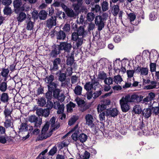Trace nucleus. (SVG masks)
Wrapping results in <instances>:
<instances>
[{
    "instance_id": "nucleus-1",
    "label": "nucleus",
    "mask_w": 159,
    "mask_h": 159,
    "mask_svg": "<svg viewBox=\"0 0 159 159\" xmlns=\"http://www.w3.org/2000/svg\"><path fill=\"white\" fill-rule=\"evenodd\" d=\"M91 79V82H87L84 85V89L88 92L93 90H96V87L99 85V83L95 79L94 76Z\"/></svg>"
},
{
    "instance_id": "nucleus-2",
    "label": "nucleus",
    "mask_w": 159,
    "mask_h": 159,
    "mask_svg": "<svg viewBox=\"0 0 159 159\" xmlns=\"http://www.w3.org/2000/svg\"><path fill=\"white\" fill-rule=\"evenodd\" d=\"M71 38L73 41L75 42V43L73 46L74 49H78L81 47L84 40L83 38L79 37L75 32L72 33Z\"/></svg>"
},
{
    "instance_id": "nucleus-3",
    "label": "nucleus",
    "mask_w": 159,
    "mask_h": 159,
    "mask_svg": "<svg viewBox=\"0 0 159 159\" xmlns=\"http://www.w3.org/2000/svg\"><path fill=\"white\" fill-rule=\"evenodd\" d=\"M127 98L123 97L120 100V104L121 110L123 112H126L129 109V105L128 104L129 102Z\"/></svg>"
},
{
    "instance_id": "nucleus-4",
    "label": "nucleus",
    "mask_w": 159,
    "mask_h": 159,
    "mask_svg": "<svg viewBox=\"0 0 159 159\" xmlns=\"http://www.w3.org/2000/svg\"><path fill=\"white\" fill-rule=\"evenodd\" d=\"M13 6L15 10L21 11H24L25 9H29L30 7H26V4H24L22 6V3L21 0H15L13 2Z\"/></svg>"
},
{
    "instance_id": "nucleus-5",
    "label": "nucleus",
    "mask_w": 159,
    "mask_h": 159,
    "mask_svg": "<svg viewBox=\"0 0 159 159\" xmlns=\"http://www.w3.org/2000/svg\"><path fill=\"white\" fill-rule=\"evenodd\" d=\"M95 23L98 26V30L99 31L101 30L104 26V19L100 16H97L95 18Z\"/></svg>"
},
{
    "instance_id": "nucleus-6",
    "label": "nucleus",
    "mask_w": 159,
    "mask_h": 159,
    "mask_svg": "<svg viewBox=\"0 0 159 159\" xmlns=\"http://www.w3.org/2000/svg\"><path fill=\"white\" fill-rule=\"evenodd\" d=\"M28 120L30 122L34 123V127H39L42 124V119L39 118L38 120V118L35 115L30 116L29 117Z\"/></svg>"
},
{
    "instance_id": "nucleus-7",
    "label": "nucleus",
    "mask_w": 159,
    "mask_h": 159,
    "mask_svg": "<svg viewBox=\"0 0 159 159\" xmlns=\"http://www.w3.org/2000/svg\"><path fill=\"white\" fill-rule=\"evenodd\" d=\"M149 70L147 67H141L138 66L134 69V71L135 73H138L141 76H146L148 73Z\"/></svg>"
},
{
    "instance_id": "nucleus-8",
    "label": "nucleus",
    "mask_w": 159,
    "mask_h": 159,
    "mask_svg": "<svg viewBox=\"0 0 159 159\" xmlns=\"http://www.w3.org/2000/svg\"><path fill=\"white\" fill-rule=\"evenodd\" d=\"M73 132L71 137L72 139L75 141H76L79 140L78 134L79 133V129L78 128V125H76L75 127L70 131V133Z\"/></svg>"
},
{
    "instance_id": "nucleus-9",
    "label": "nucleus",
    "mask_w": 159,
    "mask_h": 159,
    "mask_svg": "<svg viewBox=\"0 0 159 159\" xmlns=\"http://www.w3.org/2000/svg\"><path fill=\"white\" fill-rule=\"evenodd\" d=\"M56 25V17L52 16L46 21V26L49 28H51Z\"/></svg>"
},
{
    "instance_id": "nucleus-10",
    "label": "nucleus",
    "mask_w": 159,
    "mask_h": 159,
    "mask_svg": "<svg viewBox=\"0 0 159 159\" xmlns=\"http://www.w3.org/2000/svg\"><path fill=\"white\" fill-rule=\"evenodd\" d=\"M72 46L70 44L66 42L61 43L59 45V49L61 50H64L68 52H70Z\"/></svg>"
},
{
    "instance_id": "nucleus-11",
    "label": "nucleus",
    "mask_w": 159,
    "mask_h": 159,
    "mask_svg": "<svg viewBox=\"0 0 159 159\" xmlns=\"http://www.w3.org/2000/svg\"><path fill=\"white\" fill-rule=\"evenodd\" d=\"M53 106L55 109H58L57 114H61L63 112L64 109V105L63 104L60 105L58 102H54Z\"/></svg>"
},
{
    "instance_id": "nucleus-12",
    "label": "nucleus",
    "mask_w": 159,
    "mask_h": 159,
    "mask_svg": "<svg viewBox=\"0 0 159 159\" xmlns=\"http://www.w3.org/2000/svg\"><path fill=\"white\" fill-rule=\"evenodd\" d=\"M80 37L84 38L87 34V31L85 30L82 26L80 27L77 29V32H75Z\"/></svg>"
},
{
    "instance_id": "nucleus-13",
    "label": "nucleus",
    "mask_w": 159,
    "mask_h": 159,
    "mask_svg": "<svg viewBox=\"0 0 159 159\" xmlns=\"http://www.w3.org/2000/svg\"><path fill=\"white\" fill-rule=\"evenodd\" d=\"M52 134V131H50V132H42L41 134H39L37 138L38 140H43L50 137Z\"/></svg>"
},
{
    "instance_id": "nucleus-14",
    "label": "nucleus",
    "mask_w": 159,
    "mask_h": 159,
    "mask_svg": "<svg viewBox=\"0 0 159 159\" xmlns=\"http://www.w3.org/2000/svg\"><path fill=\"white\" fill-rule=\"evenodd\" d=\"M118 114V111L116 108L109 109L107 110L106 115L114 117L116 116Z\"/></svg>"
},
{
    "instance_id": "nucleus-15",
    "label": "nucleus",
    "mask_w": 159,
    "mask_h": 159,
    "mask_svg": "<svg viewBox=\"0 0 159 159\" xmlns=\"http://www.w3.org/2000/svg\"><path fill=\"white\" fill-rule=\"evenodd\" d=\"M55 117L53 116L51 119L49 123L51 125L52 130L57 129L60 127V124L58 122H55Z\"/></svg>"
},
{
    "instance_id": "nucleus-16",
    "label": "nucleus",
    "mask_w": 159,
    "mask_h": 159,
    "mask_svg": "<svg viewBox=\"0 0 159 159\" xmlns=\"http://www.w3.org/2000/svg\"><path fill=\"white\" fill-rule=\"evenodd\" d=\"M85 119L86 125L92 127L94 121L93 116L91 114H88L85 116Z\"/></svg>"
},
{
    "instance_id": "nucleus-17",
    "label": "nucleus",
    "mask_w": 159,
    "mask_h": 159,
    "mask_svg": "<svg viewBox=\"0 0 159 159\" xmlns=\"http://www.w3.org/2000/svg\"><path fill=\"white\" fill-rule=\"evenodd\" d=\"M26 22V29L28 30H33L34 26V23L31 21L30 18L28 17L27 18Z\"/></svg>"
},
{
    "instance_id": "nucleus-18",
    "label": "nucleus",
    "mask_w": 159,
    "mask_h": 159,
    "mask_svg": "<svg viewBox=\"0 0 159 159\" xmlns=\"http://www.w3.org/2000/svg\"><path fill=\"white\" fill-rule=\"evenodd\" d=\"M152 112L151 108L144 109L143 111V116L146 118H148L151 116Z\"/></svg>"
},
{
    "instance_id": "nucleus-19",
    "label": "nucleus",
    "mask_w": 159,
    "mask_h": 159,
    "mask_svg": "<svg viewBox=\"0 0 159 159\" xmlns=\"http://www.w3.org/2000/svg\"><path fill=\"white\" fill-rule=\"evenodd\" d=\"M83 0H77V3H74L72 4V6L74 7V10L77 11L81 7L82 4V1Z\"/></svg>"
},
{
    "instance_id": "nucleus-20",
    "label": "nucleus",
    "mask_w": 159,
    "mask_h": 159,
    "mask_svg": "<svg viewBox=\"0 0 159 159\" xmlns=\"http://www.w3.org/2000/svg\"><path fill=\"white\" fill-rule=\"evenodd\" d=\"M157 82L155 81H152L149 84L145 87V89L148 90L155 88L157 86Z\"/></svg>"
},
{
    "instance_id": "nucleus-21",
    "label": "nucleus",
    "mask_w": 159,
    "mask_h": 159,
    "mask_svg": "<svg viewBox=\"0 0 159 159\" xmlns=\"http://www.w3.org/2000/svg\"><path fill=\"white\" fill-rule=\"evenodd\" d=\"M125 98H127L128 99V101L129 102H134V100L137 99L139 98L138 95L136 94L132 95L131 96L129 95H127L125 97Z\"/></svg>"
},
{
    "instance_id": "nucleus-22",
    "label": "nucleus",
    "mask_w": 159,
    "mask_h": 159,
    "mask_svg": "<svg viewBox=\"0 0 159 159\" xmlns=\"http://www.w3.org/2000/svg\"><path fill=\"white\" fill-rule=\"evenodd\" d=\"M61 62V60L59 58H57L55 59L53 61V68L52 70H57L58 68V65Z\"/></svg>"
},
{
    "instance_id": "nucleus-23",
    "label": "nucleus",
    "mask_w": 159,
    "mask_h": 159,
    "mask_svg": "<svg viewBox=\"0 0 159 159\" xmlns=\"http://www.w3.org/2000/svg\"><path fill=\"white\" fill-rule=\"evenodd\" d=\"M5 126L6 128L11 127L13 125V120L12 118L5 119Z\"/></svg>"
},
{
    "instance_id": "nucleus-24",
    "label": "nucleus",
    "mask_w": 159,
    "mask_h": 159,
    "mask_svg": "<svg viewBox=\"0 0 159 159\" xmlns=\"http://www.w3.org/2000/svg\"><path fill=\"white\" fill-rule=\"evenodd\" d=\"M66 37V34L63 31L60 30L57 34V39L59 40H64Z\"/></svg>"
},
{
    "instance_id": "nucleus-25",
    "label": "nucleus",
    "mask_w": 159,
    "mask_h": 159,
    "mask_svg": "<svg viewBox=\"0 0 159 159\" xmlns=\"http://www.w3.org/2000/svg\"><path fill=\"white\" fill-rule=\"evenodd\" d=\"M152 112L153 115L157 116L159 114V103L157 107H152L151 108Z\"/></svg>"
},
{
    "instance_id": "nucleus-26",
    "label": "nucleus",
    "mask_w": 159,
    "mask_h": 159,
    "mask_svg": "<svg viewBox=\"0 0 159 159\" xmlns=\"http://www.w3.org/2000/svg\"><path fill=\"white\" fill-rule=\"evenodd\" d=\"M88 139V136L84 133L80 134L79 136V140L81 143L85 142Z\"/></svg>"
},
{
    "instance_id": "nucleus-27",
    "label": "nucleus",
    "mask_w": 159,
    "mask_h": 159,
    "mask_svg": "<svg viewBox=\"0 0 159 159\" xmlns=\"http://www.w3.org/2000/svg\"><path fill=\"white\" fill-rule=\"evenodd\" d=\"M75 104L73 102H70L67 105V111L68 112H71L73 111V108L75 107Z\"/></svg>"
},
{
    "instance_id": "nucleus-28",
    "label": "nucleus",
    "mask_w": 159,
    "mask_h": 159,
    "mask_svg": "<svg viewBox=\"0 0 159 159\" xmlns=\"http://www.w3.org/2000/svg\"><path fill=\"white\" fill-rule=\"evenodd\" d=\"M47 86L48 91L52 92L57 87V84L54 82H52L48 84Z\"/></svg>"
},
{
    "instance_id": "nucleus-29",
    "label": "nucleus",
    "mask_w": 159,
    "mask_h": 159,
    "mask_svg": "<svg viewBox=\"0 0 159 159\" xmlns=\"http://www.w3.org/2000/svg\"><path fill=\"white\" fill-rule=\"evenodd\" d=\"M107 77V75L106 73L104 71L99 72L98 75V79L100 80H104Z\"/></svg>"
},
{
    "instance_id": "nucleus-30",
    "label": "nucleus",
    "mask_w": 159,
    "mask_h": 159,
    "mask_svg": "<svg viewBox=\"0 0 159 159\" xmlns=\"http://www.w3.org/2000/svg\"><path fill=\"white\" fill-rule=\"evenodd\" d=\"M56 75H59V80L61 82L64 81L66 79V75L65 73H61V71H58L56 73Z\"/></svg>"
},
{
    "instance_id": "nucleus-31",
    "label": "nucleus",
    "mask_w": 159,
    "mask_h": 159,
    "mask_svg": "<svg viewBox=\"0 0 159 159\" xmlns=\"http://www.w3.org/2000/svg\"><path fill=\"white\" fill-rule=\"evenodd\" d=\"M9 96L6 93H2L1 97V100L3 102H7L8 100Z\"/></svg>"
},
{
    "instance_id": "nucleus-32",
    "label": "nucleus",
    "mask_w": 159,
    "mask_h": 159,
    "mask_svg": "<svg viewBox=\"0 0 159 159\" xmlns=\"http://www.w3.org/2000/svg\"><path fill=\"white\" fill-rule=\"evenodd\" d=\"M66 13L67 16L69 17H74L75 14L73 10L71 8H69L66 11Z\"/></svg>"
},
{
    "instance_id": "nucleus-33",
    "label": "nucleus",
    "mask_w": 159,
    "mask_h": 159,
    "mask_svg": "<svg viewBox=\"0 0 159 159\" xmlns=\"http://www.w3.org/2000/svg\"><path fill=\"white\" fill-rule=\"evenodd\" d=\"M82 89V88L81 86L80 85H77L75 87L74 91L76 94L80 95L81 94Z\"/></svg>"
},
{
    "instance_id": "nucleus-34",
    "label": "nucleus",
    "mask_w": 159,
    "mask_h": 159,
    "mask_svg": "<svg viewBox=\"0 0 159 159\" xmlns=\"http://www.w3.org/2000/svg\"><path fill=\"white\" fill-rule=\"evenodd\" d=\"M11 112L12 111L10 110L7 108H5L4 111V115L5 116V119L11 118L12 117L11 116Z\"/></svg>"
},
{
    "instance_id": "nucleus-35",
    "label": "nucleus",
    "mask_w": 159,
    "mask_h": 159,
    "mask_svg": "<svg viewBox=\"0 0 159 159\" xmlns=\"http://www.w3.org/2000/svg\"><path fill=\"white\" fill-rule=\"evenodd\" d=\"M134 112L136 114H139L142 111L141 107L139 105H136L133 108Z\"/></svg>"
},
{
    "instance_id": "nucleus-36",
    "label": "nucleus",
    "mask_w": 159,
    "mask_h": 159,
    "mask_svg": "<svg viewBox=\"0 0 159 159\" xmlns=\"http://www.w3.org/2000/svg\"><path fill=\"white\" fill-rule=\"evenodd\" d=\"M47 13L44 10L41 11L39 14V17L40 19L45 20L47 16Z\"/></svg>"
},
{
    "instance_id": "nucleus-37",
    "label": "nucleus",
    "mask_w": 159,
    "mask_h": 159,
    "mask_svg": "<svg viewBox=\"0 0 159 159\" xmlns=\"http://www.w3.org/2000/svg\"><path fill=\"white\" fill-rule=\"evenodd\" d=\"M9 71L8 69L2 68L1 72V75L5 78L7 77Z\"/></svg>"
},
{
    "instance_id": "nucleus-38",
    "label": "nucleus",
    "mask_w": 159,
    "mask_h": 159,
    "mask_svg": "<svg viewBox=\"0 0 159 159\" xmlns=\"http://www.w3.org/2000/svg\"><path fill=\"white\" fill-rule=\"evenodd\" d=\"M119 11V6L117 5L114 6L112 8V13L114 16H116Z\"/></svg>"
},
{
    "instance_id": "nucleus-39",
    "label": "nucleus",
    "mask_w": 159,
    "mask_h": 159,
    "mask_svg": "<svg viewBox=\"0 0 159 159\" xmlns=\"http://www.w3.org/2000/svg\"><path fill=\"white\" fill-rule=\"evenodd\" d=\"M26 18V15L23 12L20 13L19 16L17 17V20L19 22H21L23 21Z\"/></svg>"
},
{
    "instance_id": "nucleus-40",
    "label": "nucleus",
    "mask_w": 159,
    "mask_h": 159,
    "mask_svg": "<svg viewBox=\"0 0 159 159\" xmlns=\"http://www.w3.org/2000/svg\"><path fill=\"white\" fill-rule=\"evenodd\" d=\"M134 71V70H128L127 72V75H128V80H131V79H132L133 78V76Z\"/></svg>"
},
{
    "instance_id": "nucleus-41",
    "label": "nucleus",
    "mask_w": 159,
    "mask_h": 159,
    "mask_svg": "<svg viewBox=\"0 0 159 159\" xmlns=\"http://www.w3.org/2000/svg\"><path fill=\"white\" fill-rule=\"evenodd\" d=\"M54 76L52 75H51L49 76H47L46 78L44 79V81L48 84L52 82L53 80Z\"/></svg>"
},
{
    "instance_id": "nucleus-42",
    "label": "nucleus",
    "mask_w": 159,
    "mask_h": 159,
    "mask_svg": "<svg viewBox=\"0 0 159 159\" xmlns=\"http://www.w3.org/2000/svg\"><path fill=\"white\" fill-rule=\"evenodd\" d=\"M128 16V18L129 19L131 24H133V22L136 18V16L135 14L133 13H129L128 14L127 13Z\"/></svg>"
},
{
    "instance_id": "nucleus-43",
    "label": "nucleus",
    "mask_w": 159,
    "mask_h": 159,
    "mask_svg": "<svg viewBox=\"0 0 159 159\" xmlns=\"http://www.w3.org/2000/svg\"><path fill=\"white\" fill-rule=\"evenodd\" d=\"M7 86L6 82H2L0 84V90L2 92H5L7 89Z\"/></svg>"
},
{
    "instance_id": "nucleus-44",
    "label": "nucleus",
    "mask_w": 159,
    "mask_h": 159,
    "mask_svg": "<svg viewBox=\"0 0 159 159\" xmlns=\"http://www.w3.org/2000/svg\"><path fill=\"white\" fill-rule=\"evenodd\" d=\"M19 128L20 131H27L28 130L27 125L25 123H22Z\"/></svg>"
},
{
    "instance_id": "nucleus-45",
    "label": "nucleus",
    "mask_w": 159,
    "mask_h": 159,
    "mask_svg": "<svg viewBox=\"0 0 159 159\" xmlns=\"http://www.w3.org/2000/svg\"><path fill=\"white\" fill-rule=\"evenodd\" d=\"M114 80L115 82L117 84H120L122 81V79L121 76L120 75H117L114 76Z\"/></svg>"
},
{
    "instance_id": "nucleus-46",
    "label": "nucleus",
    "mask_w": 159,
    "mask_h": 159,
    "mask_svg": "<svg viewBox=\"0 0 159 159\" xmlns=\"http://www.w3.org/2000/svg\"><path fill=\"white\" fill-rule=\"evenodd\" d=\"M104 82L105 84L107 85H110L112 84L113 80L112 79L111 77H106V78L104 80Z\"/></svg>"
},
{
    "instance_id": "nucleus-47",
    "label": "nucleus",
    "mask_w": 159,
    "mask_h": 159,
    "mask_svg": "<svg viewBox=\"0 0 159 159\" xmlns=\"http://www.w3.org/2000/svg\"><path fill=\"white\" fill-rule=\"evenodd\" d=\"M38 103L40 106H43L46 104V101L44 98H41L39 99L38 101Z\"/></svg>"
},
{
    "instance_id": "nucleus-48",
    "label": "nucleus",
    "mask_w": 159,
    "mask_h": 159,
    "mask_svg": "<svg viewBox=\"0 0 159 159\" xmlns=\"http://www.w3.org/2000/svg\"><path fill=\"white\" fill-rule=\"evenodd\" d=\"M95 16L94 14L92 12L89 13L87 15V18L89 21H92L94 19Z\"/></svg>"
},
{
    "instance_id": "nucleus-49",
    "label": "nucleus",
    "mask_w": 159,
    "mask_h": 159,
    "mask_svg": "<svg viewBox=\"0 0 159 159\" xmlns=\"http://www.w3.org/2000/svg\"><path fill=\"white\" fill-rule=\"evenodd\" d=\"M75 101L76 102L78 105L80 107H82V106L84 105L85 103V102L84 100L79 98H76Z\"/></svg>"
},
{
    "instance_id": "nucleus-50",
    "label": "nucleus",
    "mask_w": 159,
    "mask_h": 159,
    "mask_svg": "<svg viewBox=\"0 0 159 159\" xmlns=\"http://www.w3.org/2000/svg\"><path fill=\"white\" fill-rule=\"evenodd\" d=\"M57 148L56 146H55L51 148L50 151L49 152V154L50 155H54L57 152Z\"/></svg>"
},
{
    "instance_id": "nucleus-51",
    "label": "nucleus",
    "mask_w": 159,
    "mask_h": 159,
    "mask_svg": "<svg viewBox=\"0 0 159 159\" xmlns=\"http://www.w3.org/2000/svg\"><path fill=\"white\" fill-rule=\"evenodd\" d=\"M102 8L103 11H105L108 9V3L106 1H103L102 4Z\"/></svg>"
},
{
    "instance_id": "nucleus-52",
    "label": "nucleus",
    "mask_w": 159,
    "mask_h": 159,
    "mask_svg": "<svg viewBox=\"0 0 159 159\" xmlns=\"http://www.w3.org/2000/svg\"><path fill=\"white\" fill-rule=\"evenodd\" d=\"M107 108L106 106L103 104H99L98 105L97 108L98 111V112H102V111Z\"/></svg>"
},
{
    "instance_id": "nucleus-53",
    "label": "nucleus",
    "mask_w": 159,
    "mask_h": 159,
    "mask_svg": "<svg viewBox=\"0 0 159 159\" xmlns=\"http://www.w3.org/2000/svg\"><path fill=\"white\" fill-rule=\"evenodd\" d=\"M90 156V153L87 151H85L80 156L81 158L83 159H88Z\"/></svg>"
},
{
    "instance_id": "nucleus-54",
    "label": "nucleus",
    "mask_w": 159,
    "mask_h": 159,
    "mask_svg": "<svg viewBox=\"0 0 159 159\" xmlns=\"http://www.w3.org/2000/svg\"><path fill=\"white\" fill-rule=\"evenodd\" d=\"M60 50H61L59 49V45L58 48L57 49L56 48H55L53 50H52L51 53V55L53 57L56 56L57 54H59V51Z\"/></svg>"
},
{
    "instance_id": "nucleus-55",
    "label": "nucleus",
    "mask_w": 159,
    "mask_h": 159,
    "mask_svg": "<svg viewBox=\"0 0 159 159\" xmlns=\"http://www.w3.org/2000/svg\"><path fill=\"white\" fill-rule=\"evenodd\" d=\"M3 11L4 14L7 15H9L11 13V8L6 7L3 10Z\"/></svg>"
},
{
    "instance_id": "nucleus-56",
    "label": "nucleus",
    "mask_w": 159,
    "mask_h": 159,
    "mask_svg": "<svg viewBox=\"0 0 159 159\" xmlns=\"http://www.w3.org/2000/svg\"><path fill=\"white\" fill-rule=\"evenodd\" d=\"M157 18V15L156 13L154 12H152L149 15V19L151 20H154Z\"/></svg>"
},
{
    "instance_id": "nucleus-57",
    "label": "nucleus",
    "mask_w": 159,
    "mask_h": 159,
    "mask_svg": "<svg viewBox=\"0 0 159 159\" xmlns=\"http://www.w3.org/2000/svg\"><path fill=\"white\" fill-rule=\"evenodd\" d=\"M77 118L73 116L71 117L68 122V125L71 126L73 125L77 120Z\"/></svg>"
},
{
    "instance_id": "nucleus-58",
    "label": "nucleus",
    "mask_w": 159,
    "mask_h": 159,
    "mask_svg": "<svg viewBox=\"0 0 159 159\" xmlns=\"http://www.w3.org/2000/svg\"><path fill=\"white\" fill-rule=\"evenodd\" d=\"M74 58L72 57H68L66 60L67 64L70 66H71L73 63Z\"/></svg>"
},
{
    "instance_id": "nucleus-59",
    "label": "nucleus",
    "mask_w": 159,
    "mask_h": 159,
    "mask_svg": "<svg viewBox=\"0 0 159 159\" xmlns=\"http://www.w3.org/2000/svg\"><path fill=\"white\" fill-rule=\"evenodd\" d=\"M49 126V123L48 122L46 123V124L44 125L42 131V132H50V131H48Z\"/></svg>"
},
{
    "instance_id": "nucleus-60",
    "label": "nucleus",
    "mask_w": 159,
    "mask_h": 159,
    "mask_svg": "<svg viewBox=\"0 0 159 159\" xmlns=\"http://www.w3.org/2000/svg\"><path fill=\"white\" fill-rule=\"evenodd\" d=\"M60 90L59 89H56L53 91V97L56 98H57L59 96Z\"/></svg>"
},
{
    "instance_id": "nucleus-61",
    "label": "nucleus",
    "mask_w": 159,
    "mask_h": 159,
    "mask_svg": "<svg viewBox=\"0 0 159 159\" xmlns=\"http://www.w3.org/2000/svg\"><path fill=\"white\" fill-rule=\"evenodd\" d=\"M100 113L99 115V118L100 120L101 121H103L105 120V113L104 111L100 112Z\"/></svg>"
},
{
    "instance_id": "nucleus-62",
    "label": "nucleus",
    "mask_w": 159,
    "mask_h": 159,
    "mask_svg": "<svg viewBox=\"0 0 159 159\" xmlns=\"http://www.w3.org/2000/svg\"><path fill=\"white\" fill-rule=\"evenodd\" d=\"M63 30L66 32H68L70 30V26L68 24H66L63 28Z\"/></svg>"
},
{
    "instance_id": "nucleus-63",
    "label": "nucleus",
    "mask_w": 159,
    "mask_h": 159,
    "mask_svg": "<svg viewBox=\"0 0 159 159\" xmlns=\"http://www.w3.org/2000/svg\"><path fill=\"white\" fill-rule=\"evenodd\" d=\"M101 93L102 91L100 90L95 92L93 94V98L94 99H95L97 98L101 95Z\"/></svg>"
},
{
    "instance_id": "nucleus-64",
    "label": "nucleus",
    "mask_w": 159,
    "mask_h": 159,
    "mask_svg": "<svg viewBox=\"0 0 159 159\" xmlns=\"http://www.w3.org/2000/svg\"><path fill=\"white\" fill-rule=\"evenodd\" d=\"M43 116H44L45 117H48L50 111L48 109H46L43 110Z\"/></svg>"
}]
</instances>
